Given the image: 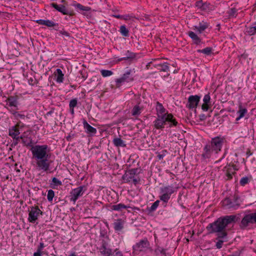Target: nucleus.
<instances>
[{"label":"nucleus","mask_w":256,"mask_h":256,"mask_svg":"<svg viewBox=\"0 0 256 256\" xmlns=\"http://www.w3.org/2000/svg\"><path fill=\"white\" fill-rule=\"evenodd\" d=\"M32 158L36 162V166L39 170L47 172L50 170V148L46 144L36 145L30 148Z\"/></svg>","instance_id":"f257e3e1"},{"label":"nucleus","mask_w":256,"mask_h":256,"mask_svg":"<svg viewBox=\"0 0 256 256\" xmlns=\"http://www.w3.org/2000/svg\"><path fill=\"white\" fill-rule=\"evenodd\" d=\"M234 215L226 216L218 218L214 222L209 224L206 228L209 234L216 233L218 238H224L228 236L226 227L234 224L236 220Z\"/></svg>","instance_id":"f03ea898"},{"label":"nucleus","mask_w":256,"mask_h":256,"mask_svg":"<svg viewBox=\"0 0 256 256\" xmlns=\"http://www.w3.org/2000/svg\"><path fill=\"white\" fill-rule=\"evenodd\" d=\"M224 142L225 138L221 136L212 138L203 148V152L201 155L202 160H206L209 159L213 153L218 154L221 151Z\"/></svg>","instance_id":"7ed1b4c3"},{"label":"nucleus","mask_w":256,"mask_h":256,"mask_svg":"<svg viewBox=\"0 0 256 256\" xmlns=\"http://www.w3.org/2000/svg\"><path fill=\"white\" fill-rule=\"evenodd\" d=\"M176 191V188L172 185L165 186L160 188L159 198L160 200L162 202L164 206H166L172 194Z\"/></svg>","instance_id":"20e7f679"},{"label":"nucleus","mask_w":256,"mask_h":256,"mask_svg":"<svg viewBox=\"0 0 256 256\" xmlns=\"http://www.w3.org/2000/svg\"><path fill=\"white\" fill-rule=\"evenodd\" d=\"M138 168H132L126 170L125 173L122 176V179L125 183H130L132 182L133 184L136 186L140 180V178L137 176Z\"/></svg>","instance_id":"39448f33"},{"label":"nucleus","mask_w":256,"mask_h":256,"mask_svg":"<svg viewBox=\"0 0 256 256\" xmlns=\"http://www.w3.org/2000/svg\"><path fill=\"white\" fill-rule=\"evenodd\" d=\"M240 198L238 195L234 194L232 198H226L222 201V205L228 209H237L240 205Z\"/></svg>","instance_id":"423d86ee"},{"label":"nucleus","mask_w":256,"mask_h":256,"mask_svg":"<svg viewBox=\"0 0 256 256\" xmlns=\"http://www.w3.org/2000/svg\"><path fill=\"white\" fill-rule=\"evenodd\" d=\"M256 224V210L254 212L246 214L242 218L240 224L242 229L246 228L250 224Z\"/></svg>","instance_id":"0eeeda50"},{"label":"nucleus","mask_w":256,"mask_h":256,"mask_svg":"<svg viewBox=\"0 0 256 256\" xmlns=\"http://www.w3.org/2000/svg\"><path fill=\"white\" fill-rule=\"evenodd\" d=\"M150 246V242L148 238H145L136 243L133 246V250L135 253L144 252H146Z\"/></svg>","instance_id":"6e6552de"},{"label":"nucleus","mask_w":256,"mask_h":256,"mask_svg":"<svg viewBox=\"0 0 256 256\" xmlns=\"http://www.w3.org/2000/svg\"><path fill=\"white\" fill-rule=\"evenodd\" d=\"M43 212L37 206H32L29 210L28 220L31 223H34L40 215H42Z\"/></svg>","instance_id":"1a4fd4ad"},{"label":"nucleus","mask_w":256,"mask_h":256,"mask_svg":"<svg viewBox=\"0 0 256 256\" xmlns=\"http://www.w3.org/2000/svg\"><path fill=\"white\" fill-rule=\"evenodd\" d=\"M132 72L133 70H129L126 72L120 78L116 79V86H120L122 84L125 82H132L134 80L133 75L132 74Z\"/></svg>","instance_id":"9d476101"},{"label":"nucleus","mask_w":256,"mask_h":256,"mask_svg":"<svg viewBox=\"0 0 256 256\" xmlns=\"http://www.w3.org/2000/svg\"><path fill=\"white\" fill-rule=\"evenodd\" d=\"M86 190V187L85 186H81L72 190L70 192V201L75 204L77 200L82 196Z\"/></svg>","instance_id":"9b49d317"},{"label":"nucleus","mask_w":256,"mask_h":256,"mask_svg":"<svg viewBox=\"0 0 256 256\" xmlns=\"http://www.w3.org/2000/svg\"><path fill=\"white\" fill-rule=\"evenodd\" d=\"M201 96L198 95H191L188 98L186 107L190 110L196 109L200 101ZM196 112V110H194Z\"/></svg>","instance_id":"f8f14e48"},{"label":"nucleus","mask_w":256,"mask_h":256,"mask_svg":"<svg viewBox=\"0 0 256 256\" xmlns=\"http://www.w3.org/2000/svg\"><path fill=\"white\" fill-rule=\"evenodd\" d=\"M18 100L19 97L16 95L9 96L5 100L6 102L5 106H7L9 108H14V110H18V106L19 104Z\"/></svg>","instance_id":"ddd939ff"},{"label":"nucleus","mask_w":256,"mask_h":256,"mask_svg":"<svg viewBox=\"0 0 256 256\" xmlns=\"http://www.w3.org/2000/svg\"><path fill=\"white\" fill-rule=\"evenodd\" d=\"M50 6L54 8L56 10L64 15L72 16L74 14L73 10H68L64 4H58L56 3H51Z\"/></svg>","instance_id":"4468645a"},{"label":"nucleus","mask_w":256,"mask_h":256,"mask_svg":"<svg viewBox=\"0 0 256 256\" xmlns=\"http://www.w3.org/2000/svg\"><path fill=\"white\" fill-rule=\"evenodd\" d=\"M98 249L100 253L103 256H112V250L108 248V243L104 240H102L101 246Z\"/></svg>","instance_id":"2eb2a0df"},{"label":"nucleus","mask_w":256,"mask_h":256,"mask_svg":"<svg viewBox=\"0 0 256 256\" xmlns=\"http://www.w3.org/2000/svg\"><path fill=\"white\" fill-rule=\"evenodd\" d=\"M166 114H158L157 118L154 122V127L158 130H163L164 125L166 124Z\"/></svg>","instance_id":"dca6fc26"},{"label":"nucleus","mask_w":256,"mask_h":256,"mask_svg":"<svg viewBox=\"0 0 256 256\" xmlns=\"http://www.w3.org/2000/svg\"><path fill=\"white\" fill-rule=\"evenodd\" d=\"M82 124L84 132L88 136H92L96 133V129L88 124L86 120H84Z\"/></svg>","instance_id":"f3484780"},{"label":"nucleus","mask_w":256,"mask_h":256,"mask_svg":"<svg viewBox=\"0 0 256 256\" xmlns=\"http://www.w3.org/2000/svg\"><path fill=\"white\" fill-rule=\"evenodd\" d=\"M165 121L166 124H168L169 128L176 126L178 124V122L172 114L166 113Z\"/></svg>","instance_id":"a211bd4d"},{"label":"nucleus","mask_w":256,"mask_h":256,"mask_svg":"<svg viewBox=\"0 0 256 256\" xmlns=\"http://www.w3.org/2000/svg\"><path fill=\"white\" fill-rule=\"evenodd\" d=\"M14 116V119L16 120H20V119L24 120L26 118V116L24 114H20L19 112L14 110L12 108H9L7 106H4Z\"/></svg>","instance_id":"6ab92c4d"},{"label":"nucleus","mask_w":256,"mask_h":256,"mask_svg":"<svg viewBox=\"0 0 256 256\" xmlns=\"http://www.w3.org/2000/svg\"><path fill=\"white\" fill-rule=\"evenodd\" d=\"M113 225L114 228L116 232H120L124 228V220L121 218L116 220Z\"/></svg>","instance_id":"aec40b11"},{"label":"nucleus","mask_w":256,"mask_h":256,"mask_svg":"<svg viewBox=\"0 0 256 256\" xmlns=\"http://www.w3.org/2000/svg\"><path fill=\"white\" fill-rule=\"evenodd\" d=\"M188 34L192 40L194 44L198 45L202 43V39L194 32L190 31Z\"/></svg>","instance_id":"412c9836"},{"label":"nucleus","mask_w":256,"mask_h":256,"mask_svg":"<svg viewBox=\"0 0 256 256\" xmlns=\"http://www.w3.org/2000/svg\"><path fill=\"white\" fill-rule=\"evenodd\" d=\"M19 128H18L15 125L10 128L8 130V134L13 139H16L18 140L17 136L20 134Z\"/></svg>","instance_id":"4be33fe9"},{"label":"nucleus","mask_w":256,"mask_h":256,"mask_svg":"<svg viewBox=\"0 0 256 256\" xmlns=\"http://www.w3.org/2000/svg\"><path fill=\"white\" fill-rule=\"evenodd\" d=\"M195 6L202 10H210V4L207 2H204L200 0L196 1Z\"/></svg>","instance_id":"5701e85b"},{"label":"nucleus","mask_w":256,"mask_h":256,"mask_svg":"<svg viewBox=\"0 0 256 256\" xmlns=\"http://www.w3.org/2000/svg\"><path fill=\"white\" fill-rule=\"evenodd\" d=\"M136 58V54L132 52H131L130 50H126V52L124 54V57L118 59V61L120 62L123 60H132Z\"/></svg>","instance_id":"b1692460"},{"label":"nucleus","mask_w":256,"mask_h":256,"mask_svg":"<svg viewBox=\"0 0 256 256\" xmlns=\"http://www.w3.org/2000/svg\"><path fill=\"white\" fill-rule=\"evenodd\" d=\"M208 26V24L207 22L202 21L199 23L198 26H194V30H196L199 34H201L203 31L206 29Z\"/></svg>","instance_id":"393cba45"},{"label":"nucleus","mask_w":256,"mask_h":256,"mask_svg":"<svg viewBox=\"0 0 256 256\" xmlns=\"http://www.w3.org/2000/svg\"><path fill=\"white\" fill-rule=\"evenodd\" d=\"M169 64L168 62L160 63L154 64L155 68H158L160 72H167L170 70Z\"/></svg>","instance_id":"a878e982"},{"label":"nucleus","mask_w":256,"mask_h":256,"mask_svg":"<svg viewBox=\"0 0 256 256\" xmlns=\"http://www.w3.org/2000/svg\"><path fill=\"white\" fill-rule=\"evenodd\" d=\"M110 208V209L112 210L120 212L122 211L124 209H126L130 207L123 204L120 203L112 205Z\"/></svg>","instance_id":"bb28decb"},{"label":"nucleus","mask_w":256,"mask_h":256,"mask_svg":"<svg viewBox=\"0 0 256 256\" xmlns=\"http://www.w3.org/2000/svg\"><path fill=\"white\" fill-rule=\"evenodd\" d=\"M245 32L248 36H252L256 34V22L252 26H246Z\"/></svg>","instance_id":"cd10ccee"},{"label":"nucleus","mask_w":256,"mask_h":256,"mask_svg":"<svg viewBox=\"0 0 256 256\" xmlns=\"http://www.w3.org/2000/svg\"><path fill=\"white\" fill-rule=\"evenodd\" d=\"M56 76V81L58 83H62L64 82V74L62 73V70L60 68H57L54 72Z\"/></svg>","instance_id":"c85d7f7f"},{"label":"nucleus","mask_w":256,"mask_h":256,"mask_svg":"<svg viewBox=\"0 0 256 256\" xmlns=\"http://www.w3.org/2000/svg\"><path fill=\"white\" fill-rule=\"evenodd\" d=\"M156 111L157 116H158V114H166V108L164 107L162 104L159 102H156Z\"/></svg>","instance_id":"c756f323"},{"label":"nucleus","mask_w":256,"mask_h":256,"mask_svg":"<svg viewBox=\"0 0 256 256\" xmlns=\"http://www.w3.org/2000/svg\"><path fill=\"white\" fill-rule=\"evenodd\" d=\"M114 144L116 147H126V144L124 141L120 138H115L112 140Z\"/></svg>","instance_id":"7c9ffc66"},{"label":"nucleus","mask_w":256,"mask_h":256,"mask_svg":"<svg viewBox=\"0 0 256 256\" xmlns=\"http://www.w3.org/2000/svg\"><path fill=\"white\" fill-rule=\"evenodd\" d=\"M50 187L52 188H56L58 186L62 185V182L57 178L54 177L52 178V180L50 183Z\"/></svg>","instance_id":"2f4dec72"},{"label":"nucleus","mask_w":256,"mask_h":256,"mask_svg":"<svg viewBox=\"0 0 256 256\" xmlns=\"http://www.w3.org/2000/svg\"><path fill=\"white\" fill-rule=\"evenodd\" d=\"M214 49L212 47H206L202 50H196L198 53H202L206 56H210L213 54Z\"/></svg>","instance_id":"473e14b6"},{"label":"nucleus","mask_w":256,"mask_h":256,"mask_svg":"<svg viewBox=\"0 0 256 256\" xmlns=\"http://www.w3.org/2000/svg\"><path fill=\"white\" fill-rule=\"evenodd\" d=\"M154 254L158 256L162 254V256H168V254L166 252V249H164L160 246H158L154 250Z\"/></svg>","instance_id":"72a5a7b5"},{"label":"nucleus","mask_w":256,"mask_h":256,"mask_svg":"<svg viewBox=\"0 0 256 256\" xmlns=\"http://www.w3.org/2000/svg\"><path fill=\"white\" fill-rule=\"evenodd\" d=\"M216 240H218V242H216V246L217 248L220 249L222 248L223 243L224 242H226L228 241V236H226L224 238H218V236L216 238Z\"/></svg>","instance_id":"f704fd0d"},{"label":"nucleus","mask_w":256,"mask_h":256,"mask_svg":"<svg viewBox=\"0 0 256 256\" xmlns=\"http://www.w3.org/2000/svg\"><path fill=\"white\" fill-rule=\"evenodd\" d=\"M142 108H140L138 105H136L133 108L132 111V114L133 116H138L140 114Z\"/></svg>","instance_id":"c9c22d12"},{"label":"nucleus","mask_w":256,"mask_h":256,"mask_svg":"<svg viewBox=\"0 0 256 256\" xmlns=\"http://www.w3.org/2000/svg\"><path fill=\"white\" fill-rule=\"evenodd\" d=\"M119 31L122 36L125 37L129 36V30L124 25L121 26L120 27Z\"/></svg>","instance_id":"e433bc0d"},{"label":"nucleus","mask_w":256,"mask_h":256,"mask_svg":"<svg viewBox=\"0 0 256 256\" xmlns=\"http://www.w3.org/2000/svg\"><path fill=\"white\" fill-rule=\"evenodd\" d=\"M46 26L48 28L54 27V29L56 30H58V23H55L53 21L49 20H46Z\"/></svg>","instance_id":"4c0bfd02"},{"label":"nucleus","mask_w":256,"mask_h":256,"mask_svg":"<svg viewBox=\"0 0 256 256\" xmlns=\"http://www.w3.org/2000/svg\"><path fill=\"white\" fill-rule=\"evenodd\" d=\"M252 177L251 176H244L241 178V179L240 180V184L242 186H244L246 184H248L251 180Z\"/></svg>","instance_id":"58836bf2"},{"label":"nucleus","mask_w":256,"mask_h":256,"mask_svg":"<svg viewBox=\"0 0 256 256\" xmlns=\"http://www.w3.org/2000/svg\"><path fill=\"white\" fill-rule=\"evenodd\" d=\"M22 142L24 146H26V147H30V148L32 146H34L33 144V141L30 138H28V140L27 139H23Z\"/></svg>","instance_id":"ea45409f"},{"label":"nucleus","mask_w":256,"mask_h":256,"mask_svg":"<svg viewBox=\"0 0 256 256\" xmlns=\"http://www.w3.org/2000/svg\"><path fill=\"white\" fill-rule=\"evenodd\" d=\"M247 112L248 110L246 108H243L242 106H240L237 114L240 116V118H243Z\"/></svg>","instance_id":"a19ab883"},{"label":"nucleus","mask_w":256,"mask_h":256,"mask_svg":"<svg viewBox=\"0 0 256 256\" xmlns=\"http://www.w3.org/2000/svg\"><path fill=\"white\" fill-rule=\"evenodd\" d=\"M160 200H157L155 202H154L151 206L149 208H148V210L150 212H153L156 210V209L158 208L159 204H160Z\"/></svg>","instance_id":"79ce46f5"},{"label":"nucleus","mask_w":256,"mask_h":256,"mask_svg":"<svg viewBox=\"0 0 256 256\" xmlns=\"http://www.w3.org/2000/svg\"><path fill=\"white\" fill-rule=\"evenodd\" d=\"M72 6L83 11H88L90 10V8L88 6H84L80 4H72Z\"/></svg>","instance_id":"37998d69"},{"label":"nucleus","mask_w":256,"mask_h":256,"mask_svg":"<svg viewBox=\"0 0 256 256\" xmlns=\"http://www.w3.org/2000/svg\"><path fill=\"white\" fill-rule=\"evenodd\" d=\"M236 13L237 10L234 8H231L228 12V16L230 18H236Z\"/></svg>","instance_id":"c03bdc74"},{"label":"nucleus","mask_w":256,"mask_h":256,"mask_svg":"<svg viewBox=\"0 0 256 256\" xmlns=\"http://www.w3.org/2000/svg\"><path fill=\"white\" fill-rule=\"evenodd\" d=\"M101 74L104 77H106L112 76L113 74V72L110 70H100Z\"/></svg>","instance_id":"a18cd8bd"},{"label":"nucleus","mask_w":256,"mask_h":256,"mask_svg":"<svg viewBox=\"0 0 256 256\" xmlns=\"http://www.w3.org/2000/svg\"><path fill=\"white\" fill-rule=\"evenodd\" d=\"M54 196V192L52 190H49L48 191L47 199L48 201L52 202Z\"/></svg>","instance_id":"49530a36"},{"label":"nucleus","mask_w":256,"mask_h":256,"mask_svg":"<svg viewBox=\"0 0 256 256\" xmlns=\"http://www.w3.org/2000/svg\"><path fill=\"white\" fill-rule=\"evenodd\" d=\"M210 100V94L208 93L204 96V98H203L204 103H205L206 104H209L212 105V103Z\"/></svg>","instance_id":"de8ad7c7"},{"label":"nucleus","mask_w":256,"mask_h":256,"mask_svg":"<svg viewBox=\"0 0 256 256\" xmlns=\"http://www.w3.org/2000/svg\"><path fill=\"white\" fill-rule=\"evenodd\" d=\"M78 100L77 98H73L70 100L69 104L70 108H74L77 106Z\"/></svg>","instance_id":"09e8293b"},{"label":"nucleus","mask_w":256,"mask_h":256,"mask_svg":"<svg viewBox=\"0 0 256 256\" xmlns=\"http://www.w3.org/2000/svg\"><path fill=\"white\" fill-rule=\"evenodd\" d=\"M212 106V104H206L205 103H204L202 106V109L203 111L206 112L209 110Z\"/></svg>","instance_id":"8fccbe9b"},{"label":"nucleus","mask_w":256,"mask_h":256,"mask_svg":"<svg viewBox=\"0 0 256 256\" xmlns=\"http://www.w3.org/2000/svg\"><path fill=\"white\" fill-rule=\"evenodd\" d=\"M46 20L40 19L36 20V22L38 24L46 26Z\"/></svg>","instance_id":"3c124183"},{"label":"nucleus","mask_w":256,"mask_h":256,"mask_svg":"<svg viewBox=\"0 0 256 256\" xmlns=\"http://www.w3.org/2000/svg\"><path fill=\"white\" fill-rule=\"evenodd\" d=\"M132 18H134V16L132 14H126V15H122V19L124 20H128L131 19Z\"/></svg>","instance_id":"603ef678"},{"label":"nucleus","mask_w":256,"mask_h":256,"mask_svg":"<svg viewBox=\"0 0 256 256\" xmlns=\"http://www.w3.org/2000/svg\"><path fill=\"white\" fill-rule=\"evenodd\" d=\"M15 126L20 129L23 128L24 126V124L20 120H18Z\"/></svg>","instance_id":"864d4df0"},{"label":"nucleus","mask_w":256,"mask_h":256,"mask_svg":"<svg viewBox=\"0 0 256 256\" xmlns=\"http://www.w3.org/2000/svg\"><path fill=\"white\" fill-rule=\"evenodd\" d=\"M60 33L61 34L64 35L66 37H70V34L68 33V32L64 30H60Z\"/></svg>","instance_id":"5fc2aeb1"},{"label":"nucleus","mask_w":256,"mask_h":256,"mask_svg":"<svg viewBox=\"0 0 256 256\" xmlns=\"http://www.w3.org/2000/svg\"><path fill=\"white\" fill-rule=\"evenodd\" d=\"M226 175L227 180H230L232 178V174L230 171H226Z\"/></svg>","instance_id":"6e6d98bb"},{"label":"nucleus","mask_w":256,"mask_h":256,"mask_svg":"<svg viewBox=\"0 0 256 256\" xmlns=\"http://www.w3.org/2000/svg\"><path fill=\"white\" fill-rule=\"evenodd\" d=\"M115 253H112L113 256H123L122 253L116 250L114 252Z\"/></svg>","instance_id":"4d7b16f0"},{"label":"nucleus","mask_w":256,"mask_h":256,"mask_svg":"<svg viewBox=\"0 0 256 256\" xmlns=\"http://www.w3.org/2000/svg\"><path fill=\"white\" fill-rule=\"evenodd\" d=\"M44 246H45L44 245V242H41L40 243V244L38 246L37 250L42 252V250H43V248H44Z\"/></svg>","instance_id":"13d9d810"},{"label":"nucleus","mask_w":256,"mask_h":256,"mask_svg":"<svg viewBox=\"0 0 256 256\" xmlns=\"http://www.w3.org/2000/svg\"><path fill=\"white\" fill-rule=\"evenodd\" d=\"M200 120L201 122L204 121L206 120V116L204 114H202L199 116Z\"/></svg>","instance_id":"bf43d9fd"},{"label":"nucleus","mask_w":256,"mask_h":256,"mask_svg":"<svg viewBox=\"0 0 256 256\" xmlns=\"http://www.w3.org/2000/svg\"><path fill=\"white\" fill-rule=\"evenodd\" d=\"M248 57V54L246 53H244L240 55V58H243L244 60H246Z\"/></svg>","instance_id":"052dcab7"},{"label":"nucleus","mask_w":256,"mask_h":256,"mask_svg":"<svg viewBox=\"0 0 256 256\" xmlns=\"http://www.w3.org/2000/svg\"><path fill=\"white\" fill-rule=\"evenodd\" d=\"M42 252L38 250L34 254V256H42Z\"/></svg>","instance_id":"680f3d73"},{"label":"nucleus","mask_w":256,"mask_h":256,"mask_svg":"<svg viewBox=\"0 0 256 256\" xmlns=\"http://www.w3.org/2000/svg\"><path fill=\"white\" fill-rule=\"evenodd\" d=\"M112 16L117 18H118V19L122 18V15H120V14H112Z\"/></svg>","instance_id":"e2e57ef3"},{"label":"nucleus","mask_w":256,"mask_h":256,"mask_svg":"<svg viewBox=\"0 0 256 256\" xmlns=\"http://www.w3.org/2000/svg\"><path fill=\"white\" fill-rule=\"evenodd\" d=\"M14 142L12 144V146H16L18 143L19 140H17L16 139H14Z\"/></svg>","instance_id":"0e129e2a"},{"label":"nucleus","mask_w":256,"mask_h":256,"mask_svg":"<svg viewBox=\"0 0 256 256\" xmlns=\"http://www.w3.org/2000/svg\"><path fill=\"white\" fill-rule=\"evenodd\" d=\"M100 236L101 237L104 238H108V236H106V232H100Z\"/></svg>","instance_id":"69168bd1"},{"label":"nucleus","mask_w":256,"mask_h":256,"mask_svg":"<svg viewBox=\"0 0 256 256\" xmlns=\"http://www.w3.org/2000/svg\"><path fill=\"white\" fill-rule=\"evenodd\" d=\"M158 160H162L163 158L164 157V154H159L158 155Z\"/></svg>","instance_id":"338daca9"},{"label":"nucleus","mask_w":256,"mask_h":256,"mask_svg":"<svg viewBox=\"0 0 256 256\" xmlns=\"http://www.w3.org/2000/svg\"><path fill=\"white\" fill-rule=\"evenodd\" d=\"M241 252H242V251H240V252H236L232 256H240Z\"/></svg>","instance_id":"774afa93"}]
</instances>
